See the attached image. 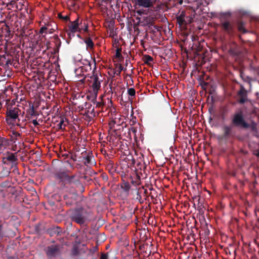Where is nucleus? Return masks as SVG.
<instances>
[{
	"label": "nucleus",
	"mask_w": 259,
	"mask_h": 259,
	"mask_svg": "<svg viewBox=\"0 0 259 259\" xmlns=\"http://www.w3.org/2000/svg\"><path fill=\"white\" fill-rule=\"evenodd\" d=\"M232 127L231 125H225L223 126V137L228 139L231 135Z\"/></svg>",
	"instance_id": "21"
},
{
	"label": "nucleus",
	"mask_w": 259,
	"mask_h": 259,
	"mask_svg": "<svg viewBox=\"0 0 259 259\" xmlns=\"http://www.w3.org/2000/svg\"><path fill=\"white\" fill-rule=\"evenodd\" d=\"M93 103L94 104H96V108H102L104 105V103L102 101L97 102V100H96L95 102H93Z\"/></svg>",
	"instance_id": "44"
},
{
	"label": "nucleus",
	"mask_w": 259,
	"mask_h": 259,
	"mask_svg": "<svg viewBox=\"0 0 259 259\" xmlns=\"http://www.w3.org/2000/svg\"><path fill=\"white\" fill-rule=\"evenodd\" d=\"M50 26V24L48 23L46 25V26H42L39 30V33L41 34H47V33H53L55 31V29L54 28H49V27Z\"/></svg>",
	"instance_id": "20"
},
{
	"label": "nucleus",
	"mask_w": 259,
	"mask_h": 259,
	"mask_svg": "<svg viewBox=\"0 0 259 259\" xmlns=\"http://www.w3.org/2000/svg\"><path fill=\"white\" fill-rule=\"evenodd\" d=\"M35 231L37 232V233H39L40 232V230L39 228V225H36L35 226Z\"/></svg>",
	"instance_id": "59"
},
{
	"label": "nucleus",
	"mask_w": 259,
	"mask_h": 259,
	"mask_svg": "<svg viewBox=\"0 0 259 259\" xmlns=\"http://www.w3.org/2000/svg\"><path fill=\"white\" fill-rule=\"evenodd\" d=\"M17 152L13 153L8 152L5 156L2 158V161L4 164L12 165H17L18 163Z\"/></svg>",
	"instance_id": "8"
},
{
	"label": "nucleus",
	"mask_w": 259,
	"mask_h": 259,
	"mask_svg": "<svg viewBox=\"0 0 259 259\" xmlns=\"http://www.w3.org/2000/svg\"><path fill=\"white\" fill-rule=\"evenodd\" d=\"M121 48H117L116 50V54L115 56L116 58H120L122 57L121 54Z\"/></svg>",
	"instance_id": "47"
},
{
	"label": "nucleus",
	"mask_w": 259,
	"mask_h": 259,
	"mask_svg": "<svg viewBox=\"0 0 259 259\" xmlns=\"http://www.w3.org/2000/svg\"><path fill=\"white\" fill-rule=\"evenodd\" d=\"M9 140L13 144H15L17 142H18V143L20 144L22 140V135L18 132L13 130L10 134Z\"/></svg>",
	"instance_id": "15"
},
{
	"label": "nucleus",
	"mask_w": 259,
	"mask_h": 259,
	"mask_svg": "<svg viewBox=\"0 0 259 259\" xmlns=\"http://www.w3.org/2000/svg\"><path fill=\"white\" fill-rule=\"evenodd\" d=\"M93 212L90 208L77 207L71 210L70 218L80 226H87L93 220Z\"/></svg>",
	"instance_id": "2"
},
{
	"label": "nucleus",
	"mask_w": 259,
	"mask_h": 259,
	"mask_svg": "<svg viewBox=\"0 0 259 259\" xmlns=\"http://www.w3.org/2000/svg\"><path fill=\"white\" fill-rule=\"evenodd\" d=\"M65 183L66 185H70L65 186V187H70L71 189L70 191L71 192H75L76 191V188H79L80 187H82L80 181L76 178L75 175H72L71 176L68 175L65 181Z\"/></svg>",
	"instance_id": "5"
},
{
	"label": "nucleus",
	"mask_w": 259,
	"mask_h": 259,
	"mask_svg": "<svg viewBox=\"0 0 259 259\" xmlns=\"http://www.w3.org/2000/svg\"><path fill=\"white\" fill-rule=\"evenodd\" d=\"M62 246L60 244H52L45 249L47 256L50 258H56L60 255Z\"/></svg>",
	"instance_id": "4"
},
{
	"label": "nucleus",
	"mask_w": 259,
	"mask_h": 259,
	"mask_svg": "<svg viewBox=\"0 0 259 259\" xmlns=\"http://www.w3.org/2000/svg\"><path fill=\"white\" fill-rule=\"evenodd\" d=\"M139 190H140L138 189L137 188H136V189H135V191L136 192V195H137L136 199L140 200V199H141L142 197L141 196L140 192H139Z\"/></svg>",
	"instance_id": "50"
},
{
	"label": "nucleus",
	"mask_w": 259,
	"mask_h": 259,
	"mask_svg": "<svg viewBox=\"0 0 259 259\" xmlns=\"http://www.w3.org/2000/svg\"><path fill=\"white\" fill-rule=\"evenodd\" d=\"M10 174V170L9 168L4 167L0 172V178H5L8 177Z\"/></svg>",
	"instance_id": "27"
},
{
	"label": "nucleus",
	"mask_w": 259,
	"mask_h": 259,
	"mask_svg": "<svg viewBox=\"0 0 259 259\" xmlns=\"http://www.w3.org/2000/svg\"><path fill=\"white\" fill-rule=\"evenodd\" d=\"M84 116L85 117V120H88V121H91L93 119L94 117L92 115L91 116H90V115H87Z\"/></svg>",
	"instance_id": "54"
},
{
	"label": "nucleus",
	"mask_w": 259,
	"mask_h": 259,
	"mask_svg": "<svg viewBox=\"0 0 259 259\" xmlns=\"http://www.w3.org/2000/svg\"><path fill=\"white\" fill-rule=\"evenodd\" d=\"M134 159V158H133V156H130H130H128V157H127L126 158L125 160H126V161H130V160H131V165H133V164H132V159ZM129 163H130V162H129Z\"/></svg>",
	"instance_id": "56"
},
{
	"label": "nucleus",
	"mask_w": 259,
	"mask_h": 259,
	"mask_svg": "<svg viewBox=\"0 0 259 259\" xmlns=\"http://www.w3.org/2000/svg\"><path fill=\"white\" fill-rule=\"evenodd\" d=\"M230 111L229 106L228 104L223 105L221 107L220 114L221 119L222 120H225L228 114L230 112Z\"/></svg>",
	"instance_id": "18"
},
{
	"label": "nucleus",
	"mask_w": 259,
	"mask_h": 259,
	"mask_svg": "<svg viewBox=\"0 0 259 259\" xmlns=\"http://www.w3.org/2000/svg\"><path fill=\"white\" fill-rule=\"evenodd\" d=\"M8 5H10L12 8H14V7H17V4L16 3V2L15 1H12L11 2H10V3L9 4H8Z\"/></svg>",
	"instance_id": "55"
},
{
	"label": "nucleus",
	"mask_w": 259,
	"mask_h": 259,
	"mask_svg": "<svg viewBox=\"0 0 259 259\" xmlns=\"http://www.w3.org/2000/svg\"><path fill=\"white\" fill-rule=\"evenodd\" d=\"M74 73L76 76L78 77V78L79 79L80 77H82V78L84 77H85V76L84 75L83 72L80 67L76 69L74 71Z\"/></svg>",
	"instance_id": "35"
},
{
	"label": "nucleus",
	"mask_w": 259,
	"mask_h": 259,
	"mask_svg": "<svg viewBox=\"0 0 259 259\" xmlns=\"http://www.w3.org/2000/svg\"><path fill=\"white\" fill-rule=\"evenodd\" d=\"M66 124L64 123L63 118H61L59 123L57 124L59 130H64Z\"/></svg>",
	"instance_id": "38"
},
{
	"label": "nucleus",
	"mask_w": 259,
	"mask_h": 259,
	"mask_svg": "<svg viewBox=\"0 0 259 259\" xmlns=\"http://www.w3.org/2000/svg\"><path fill=\"white\" fill-rule=\"evenodd\" d=\"M90 114H91L92 115H93V117H95L96 116V113H95V109H94V108L93 107V108L91 110H90Z\"/></svg>",
	"instance_id": "57"
},
{
	"label": "nucleus",
	"mask_w": 259,
	"mask_h": 259,
	"mask_svg": "<svg viewBox=\"0 0 259 259\" xmlns=\"http://www.w3.org/2000/svg\"><path fill=\"white\" fill-rule=\"evenodd\" d=\"M237 29L239 31L243 33H246L248 31L245 28V23L241 20H238L236 22Z\"/></svg>",
	"instance_id": "22"
},
{
	"label": "nucleus",
	"mask_w": 259,
	"mask_h": 259,
	"mask_svg": "<svg viewBox=\"0 0 259 259\" xmlns=\"http://www.w3.org/2000/svg\"><path fill=\"white\" fill-rule=\"evenodd\" d=\"M136 5L144 8H150L153 6V3L151 0H135Z\"/></svg>",
	"instance_id": "17"
},
{
	"label": "nucleus",
	"mask_w": 259,
	"mask_h": 259,
	"mask_svg": "<svg viewBox=\"0 0 259 259\" xmlns=\"http://www.w3.org/2000/svg\"><path fill=\"white\" fill-rule=\"evenodd\" d=\"M136 19L138 20L137 25L141 24L142 26H148L150 27L154 25L155 18L152 16L149 15L143 17L142 20H141V18L139 17H136Z\"/></svg>",
	"instance_id": "10"
},
{
	"label": "nucleus",
	"mask_w": 259,
	"mask_h": 259,
	"mask_svg": "<svg viewBox=\"0 0 259 259\" xmlns=\"http://www.w3.org/2000/svg\"><path fill=\"white\" fill-rule=\"evenodd\" d=\"M12 149L13 151L17 150V145L16 144L13 146Z\"/></svg>",
	"instance_id": "63"
},
{
	"label": "nucleus",
	"mask_w": 259,
	"mask_h": 259,
	"mask_svg": "<svg viewBox=\"0 0 259 259\" xmlns=\"http://www.w3.org/2000/svg\"><path fill=\"white\" fill-rule=\"evenodd\" d=\"M237 95L239 97L238 100L239 104H243L248 101L247 93L243 85H241L240 89L238 91Z\"/></svg>",
	"instance_id": "14"
},
{
	"label": "nucleus",
	"mask_w": 259,
	"mask_h": 259,
	"mask_svg": "<svg viewBox=\"0 0 259 259\" xmlns=\"http://www.w3.org/2000/svg\"><path fill=\"white\" fill-rule=\"evenodd\" d=\"M13 63V61L11 60V56L10 55L8 58L7 60L6 63L5 65L9 66V65H12Z\"/></svg>",
	"instance_id": "49"
},
{
	"label": "nucleus",
	"mask_w": 259,
	"mask_h": 259,
	"mask_svg": "<svg viewBox=\"0 0 259 259\" xmlns=\"http://www.w3.org/2000/svg\"><path fill=\"white\" fill-rule=\"evenodd\" d=\"M229 53L233 56H238L239 55V51L236 49L232 48L230 49Z\"/></svg>",
	"instance_id": "40"
},
{
	"label": "nucleus",
	"mask_w": 259,
	"mask_h": 259,
	"mask_svg": "<svg viewBox=\"0 0 259 259\" xmlns=\"http://www.w3.org/2000/svg\"><path fill=\"white\" fill-rule=\"evenodd\" d=\"M100 259H109L108 253H102L101 255Z\"/></svg>",
	"instance_id": "53"
},
{
	"label": "nucleus",
	"mask_w": 259,
	"mask_h": 259,
	"mask_svg": "<svg viewBox=\"0 0 259 259\" xmlns=\"http://www.w3.org/2000/svg\"><path fill=\"white\" fill-rule=\"evenodd\" d=\"M64 199L65 203L68 206H72L76 203L77 195H76V191L71 194L64 195Z\"/></svg>",
	"instance_id": "12"
},
{
	"label": "nucleus",
	"mask_w": 259,
	"mask_h": 259,
	"mask_svg": "<svg viewBox=\"0 0 259 259\" xmlns=\"http://www.w3.org/2000/svg\"><path fill=\"white\" fill-rule=\"evenodd\" d=\"M4 223L0 221V240H2L5 236Z\"/></svg>",
	"instance_id": "36"
},
{
	"label": "nucleus",
	"mask_w": 259,
	"mask_h": 259,
	"mask_svg": "<svg viewBox=\"0 0 259 259\" xmlns=\"http://www.w3.org/2000/svg\"><path fill=\"white\" fill-rule=\"evenodd\" d=\"M32 123L33 124V125L35 126H37L38 125H39V123H38V122L37 121L36 119H34L32 121Z\"/></svg>",
	"instance_id": "58"
},
{
	"label": "nucleus",
	"mask_w": 259,
	"mask_h": 259,
	"mask_svg": "<svg viewBox=\"0 0 259 259\" xmlns=\"http://www.w3.org/2000/svg\"><path fill=\"white\" fill-rule=\"evenodd\" d=\"M11 167H12V168H13V171L15 174H19L18 168V167L17 166V165H12Z\"/></svg>",
	"instance_id": "51"
},
{
	"label": "nucleus",
	"mask_w": 259,
	"mask_h": 259,
	"mask_svg": "<svg viewBox=\"0 0 259 259\" xmlns=\"http://www.w3.org/2000/svg\"><path fill=\"white\" fill-rule=\"evenodd\" d=\"M118 69L119 73H120L121 71L123 70V67L122 66V65H120Z\"/></svg>",
	"instance_id": "64"
},
{
	"label": "nucleus",
	"mask_w": 259,
	"mask_h": 259,
	"mask_svg": "<svg viewBox=\"0 0 259 259\" xmlns=\"http://www.w3.org/2000/svg\"><path fill=\"white\" fill-rule=\"evenodd\" d=\"M71 159H72L74 161H76L77 160L76 155H72L71 156Z\"/></svg>",
	"instance_id": "61"
},
{
	"label": "nucleus",
	"mask_w": 259,
	"mask_h": 259,
	"mask_svg": "<svg viewBox=\"0 0 259 259\" xmlns=\"http://www.w3.org/2000/svg\"><path fill=\"white\" fill-rule=\"evenodd\" d=\"M80 63L82 64V66L91 65V60L89 59H83L81 60Z\"/></svg>",
	"instance_id": "43"
},
{
	"label": "nucleus",
	"mask_w": 259,
	"mask_h": 259,
	"mask_svg": "<svg viewBox=\"0 0 259 259\" xmlns=\"http://www.w3.org/2000/svg\"><path fill=\"white\" fill-rule=\"evenodd\" d=\"M93 60L95 65L93 70L92 71V74H87L85 75V77L78 79V81L83 82L85 81V78H88L86 82L89 85V89L87 95V98L92 102H95L99 91L101 90V83L102 80L99 78V75L97 72L96 63L95 58L93 59Z\"/></svg>",
	"instance_id": "1"
},
{
	"label": "nucleus",
	"mask_w": 259,
	"mask_h": 259,
	"mask_svg": "<svg viewBox=\"0 0 259 259\" xmlns=\"http://www.w3.org/2000/svg\"><path fill=\"white\" fill-rule=\"evenodd\" d=\"M143 159V155H141V156H140L137 160H135L134 159H132V164L137 170L140 169L142 170L146 168V166Z\"/></svg>",
	"instance_id": "13"
},
{
	"label": "nucleus",
	"mask_w": 259,
	"mask_h": 259,
	"mask_svg": "<svg viewBox=\"0 0 259 259\" xmlns=\"http://www.w3.org/2000/svg\"><path fill=\"white\" fill-rule=\"evenodd\" d=\"M81 24V21L79 22V18L76 19L74 21H70L68 24V29L67 30V34L71 36V34H74L76 32H80L81 30L82 29V26L81 27L79 25ZM74 36V34H73Z\"/></svg>",
	"instance_id": "6"
},
{
	"label": "nucleus",
	"mask_w": 259,
	"mask_h": 259,
	"mask_svg": "<svg viewBox=\"0 0 259 259\" xmlns=\"http://www.w3.org/2000/svg\"><path fill=\"white\" fill-rule=\"evenodd\" d=\"M85 104H86V106L88 105V104L87 103H85ZM92 107V105L91 104H88V107H86V111H85V113L84 114H83L84 116L85 115H90V109Z\"/></svg>",
	"instance_id": "46"
},
{
	"label": "nucleus",
	"mask_w": 259,
	"mask_h": 259,
	"mask_svg": "<svg viewBox=\"0 0 259 259\" xmlns=\"http://www.w3.org/2000/svg\"><path fill=\"white\" fill-rule=\"evenodd\" d=\"M202 47L198 42L194 44L192 47V49L194 51V52H199L201 51Z\"/></svg>",
	"instance_id": "33"
},
{
	"label": "nucleus",
	"mask_w": 259,
	"mask_h": 259,
	"mask_svg": "<svg viewBox=\"0 0 259 259\" xmlns=\"http://www.w3.org/2000/svg\"><path fill=\"white\" fill-rule=\"evenodd\" d=\"M0 186L3 188H9L11 186V183L9 180H6L0 184Z\"/></svg>",
	"instance_id": "37"
},
{
	"label": "nucleus",
	"mask_w": 259,
	"mask_h": 259,
	"mask_svg": "<svg viewBox=\"0 0 259 259\" xmlns=\"http://www.w3.org/2000/svg\"><path fill=\"white\" fill-rule=\"evenodd\" d=\"M3 248H4V245L0 242V253L2 251Z\"/></svg>",
	"instance_id": "62"
},
{
	"label": "nucleus",
	"mask_w": 259,
	"mask_h": 259,
	"mask_svg": "<svg viewBox=\"0 0 259 259\" xmlns=\"http://www.w3.org/2000/svg\"><path fill=\"white\" fill-rule=\"evenodd\" d=\"M48 233L50 236H58L62 233V229L58 226L53 227L48 230Z\"/></svg>",
	"instance_id": "16"
},
{
	"label": "nucleus",
	"mask_w": 259,
	"mask_h": 259,
	"mask_svg": "<svg viewBox=\"0 0 259 259\" xmlns=\"http://www.w3.org/2000/svg\"><path fill=\"white\" fill-rule=\"evenodd\" d=\"M136 13L138 14L140 16H142V15L147 14V11L144 9L138 10L136 11Z\"/></svg>",
	"instance_id": "48"
},
{
	"label": "nucleus",
	"mask_w": 259,
	"mask_h": 259,
	"mask_svg": "<svg viewBox=\"0 0 259 259\" xmlns=\"http://www.w3.org/2000/svg\"><path fill=\"white\" fill-rule=\"evenodd\" d=\"M223 30L230 36H232L235 32V26L233 23L229 21H224L221 23Z\"/></svg>",
	"instance_id": "7"
},
{
	"label": "nucleus",
	"mask_w": 259,
	"mask_h": 259,
	"mask_svg": "<svg viewBox=\"0 0 259 259\" xmlns=\"http://www.w3.org/2000/svg\"><path fill=\"white\" fill-rule=\"evenodd\" d=\"M78 161L82 162L85 165L93 164L95 163V159L92 152L83 153L82 155L78 157Z\"/></svg>",
	"instance_id": "11"
},
{
	"label": "nucleus",
	"mask_w": 259,
	"mask_h": 259,
	"mask_svg": "<svg viewBox=\"0 0 259 259\" xmlns=\"http://www.w3.org/2000/svg\"><path fill=\"white\" fill-rule=\"evenodd\" d=\"M178 24L180 27L186 26V21L185 20V12L182 11L179 15L176 17Z\"/></svg>",
	"instance_id": "19"
},
{
	"label": "nucleus",
	"mask_w": 259,
	"mask_h": 259,
	"mask_svg": "<svg viewBox=\"0 0 259 259\" xmlns=\"http://www.w3.org/2000/svg\"><path fill=\"white\" fill-rule=\"evenodd\" d=\"M84 42L87 45V49H93L94 47V43L92 39L90 37H87L83 39Z\"/></svg>",
	"instance_id": "26"
},
{
	"label": "nucleus",
	"mask_w": 259,
	"mask_h": 259,
	"mask_svg": "<svg viewBox=\"0 0 259 259\" xmlns=\"http://www.w3.org/2000/svg\"><path fill=\"white\" fill-rule=\"evenodd\" d=\"M10 55L7 54L6 53L4 54H0V65L4 66L6 63L7 60L9 57Z\"/></svg>",
	"instance_id": "29"
},
{
	"label": "nucleus",
	"mask_w": 259,
	"mask_h": 259,
	"mask_svg": "<svg viewBox=\"0 0 259 259\" xmlns=\"http://www.w3.org/2000/svg\"><path fill=\"white\" fill-rule=\"evenodd\" d=\"M128 94L131 97H135L136 95V91L134 88H130L127 91Z\"/></svg>",
	"instance_id": "45"
},
{
	"label": "nucleus",
	"mask_w": 259,
	"mask_h": 259,
	"mask_svg": "<svg viewBox=\"0 0 259 259\" xmlns=\"http://www.w3.org/2000/svg\"><path fill=\"white\" fill-rule=\"evenodd\" d=\"M27 115L29 117H36L38 115V113L34 110V106H30L29 109L27 110Z\"/></svg>",
	"instance_id": "25"
},
{
	"label": "nucleus",
	"mask_w": 259,
	"mask_h": 259,
	"mask_svg": "<svg viewBox=\"0 0 259 259\" xmlns=\"http://www.w3.org/2000/svg\"><path fill=\"white\" fill-rule=\"evenodd\" d=\"M121 188L123 191L126 193H128L131 189V185L128 182L125 181L124 180H122L120 184Z\"/></svg>",
	"instance_id": "23"
},
{
	"label": "nucleus",
	"mask_w": 259,
	"mask_h": 259,
	"mask_svg": "<svg viewBox=\"0 0 259 259\" xmlns=\"http://www.w3.org/2000/svg\"><path fill=\"white\" fill-rule=\"evenodd\" d=\"M68 175L65 171H57L56 173L57 178L63 180L64 181L66 180Z\"/></svg>",
	"instance_id": "28"
},
{
	"label": "nucleus",
	"mask_w": 259,
	"mask_h": 259,
	"mask_svg": "<svg viewBox=\"0 0 259 259\" xmlns=\"http://www.w3.org/2000/svg\"><path fill=\"white\" fill-rule=\"evenodd\" d=\"M58 17L59 19L63 20L65 21H68L70 19L68 15L64 16L60 13L58 14Z\"/></svg>",
	"instance_id": "41"
},
{
	"label": "nucleus",
	"mask_w": 259,
	"mask_h": 259,
	"mask_svg": "<svg viewBox=\"0 0 259 259\" xmlns=\"http://www.w3.org/2000/svg\"><path fill=\"white\" fill-rule=\"evenodd\" d=\"M131 183L134 186L138 185L140 184V179L139 177L136 175L134 179L133 177H130Z\"/></svg>",
	"instance_id": "31"
},
{
	"label": "nucleus",
	"mask_w": 259,
	"mask_h": 259,
	"mask_svg": "<svg viewBox=\"0 0 259 259\" xmlns=\"http://www.w3.org/2000/svg\"><path fill=\"white\" fill-rule=\"evenodd\" d=\"M83 72H88L92 70L91 65L82 66L80 67Z\"/></svg>",
	"instance_id": "39"
},
{
	"label": "nucleus",
	"mask_w": 259,
	"mask_h": 259,
	"mask_svg": "<svg viewBox=\"0 0 259 259\" xmlns=\"http://www.w3.org/2000/svg\"><path fill=\"white\" fill-rule=\"evenodd\" d=\"M7 22L6 23V26L8 27L9 25H12V22H16L17 20V17L15 14H13L12 15H8L7 16Z\"/></svg>",
	"instance_id": "24"
},
{
	"label": "nucleus",
	"mask_w": 259,
	"mask_h": 259,
	"mask_svg": "<svg viewBox=\"0 0 259 259\" xmlns=\"http://www.w3.org/2000/svg\"><path fill=\"white\" fill-rule=\"evenodd\" d=\"M143 60L145 64L149 65L151 62L153 61V58L149 55H145L143 56Z\"/></svg>",
	"instance_id": "34"
},
{
	"label": "nucleus",
	"mask_w": 259,
	"mask_h": 259,
	"mask_svg": "<svg viewBox=\"0 0 259 259\" xmlns=\"http://www.w3.org/2000/svg\"><path fill=\"white\" fill-rule=\"evenodd\" d=\"M231 124L235 127L242 128H250L252 131L256 130V125L254 122L252 123H248L245 119L243 111L242 110H238L234 113L231 118Z\"/></svg>",
	"instance_id": "3"
},
{
	"label": "nucleus",
	"mask_w": 259,
	"mask_h": 259,
	"mask_svg": "<svg viewBox=\"0 0 259 259\" xmlns=\"http://www.w3.org/2000/svg\"><path fill=\"white\" fill-rule=\"evenodd\" d=\"M32 33V29H28L27 28L23 29L21 31V35L23 37H26L29 36Z\"/></svg>",
	"instance_id": "30"
},
{
	"label": "nucleus",
	"mask_w": 259,
	"mask_h": 259,
	"mask_svg": "<svg viewBox=\"0 0 259 259\" xmlns=\"http://www.w3.org/2000/svg\"><path fill=\"white\" fill-rule=\"evenodd\" d=\"M20 110L17 107L10 108L8 109L6 112L7 120L8 122L10 120L11 122H16V119L18 118V115Z\"/></svg>",
	"instance_id": "9"
},
{
	"label": "nucleus",
	"mask_w": 259,
	"mask_h": 259,
	"mask_svg": "<svg viewBox=\"0 0 259 259\" xmlns=\"http://www.w3.org/2000/svg\"><path fill=\"white\" fill-rule=\"evenodd\" d=\"M185 20L186 21V26L187 25L190 24L193 21V18L190 16H186V13L185 12Z\"/></svg>",
	"instance_id": "42"
},
{
	"label": "nucleus",
	"mask_w": 259,
	"mask_h": 259,
	"mask_svg": "<svg viewBox=\"0 0 259 259\" xmlns=\"http://www.w3.org/2000/svg\"><path fill=\"white\" fill-rule=\"evenodd\" d=\"M83 25L85 26L84 28L83 29L84 31L88 32V26L87 24L84 23Z\"/></svg>",
	"instance_id": "60"
},
{
	"label": "nucleus",
	"mask_w": 259,
	"mask_h": 259,
	"mask_svg": "<svg viewBox=\"0 0 259 259\" xmlns=\"http://www.w3.org/2000/svg\"><path fill=\"white\" fill-rule=\"evenodd\" d=\"M53 39L54 40V43L55 44L56 48L57 49V50H59L61 46V41L60 39L59 38L58 35H55L53 36Z\"/></svg>",
	"instance_id": "32"
},
{
	"label": "nucleus",
	"mask_w": 259,
	"mask_h": 259,
	"mask_svg": "<svg viewBox=\"0 0 259 259\" xmlns=\"http://www.w3.org/2000/svg\"><path fill=\"white\" fill-rule=\"evenodd\" d=\"M72 253L74 255H78L79 254V251L77 248L74 247L72 250Z\"/></svg>",
	"instance_id": "52"
}]
</instances>
